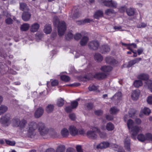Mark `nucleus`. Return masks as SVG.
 Segmentation results:
<instances>
[{"instance_id": "obj_54", "label": "nucleus", "mask_w": 152, "mask_h": 152, "mask_svg": "<svg viewBox=\"0 0 152 152\" xmlns=\"http://www.w3.org/2000/svg\"><path fill=\"white\" fill-rule=\"evenodd\" d=\"M127 8L126 6H123L120 7L119 8V11L121 12H124L125 11L126 12Z\"/></svg>"}, {"instance_id": "obj_3", "label": "nucleus", "mask_w": 152, "mask_h": 152, "mask_svg": "<svg viewBox=\"0 0 152 152\" xmlns=\"http://www.w3.org/2000/svg\"><path fill=\"white\" fill-rule=\"evenodd\" d=\"M37 125L38 130L41 135L44 136L48 134V129L45 126L44 123L39 122Z\"/></svg>"}, {"instance_id": "obj_4", "label": "nucleus", "mask_w": 152, "mask_h": 152, "mask_svg": "<svg viewBox=\"0 0 152 152\" xmlns=\"http://www.w3.org/2000/svg\"><path fill=\"white\" fill-rule=\"evenodd\" d=\"M9 115L6 114L2 115L0 118V123L4 126H7L9 124L10 121Z\"/></svg>"}, {"instance_id": "obj_24", "label": "nucleus", "mask_w": 152, "mask_h": 152, "mask_svg": "<svg viewBox=\"0 0 152 152\" xmlns=\"http://www.w3.org/2000/svg\"><path fill=\"white\" fill-rule=\"evenodd\" d=\"M61 134L63 137H66L69 135V132L67 129L64 128L61 131Z\"/></svg>"}, {"instance_id": "obj_38", "label": "nucleus", "mask_w": 152, "mask_h": 152, "mask_svg": "<svg viewBox=\"0 0 152 152\" xmlns=\"http://www.w3.org/2000/svg\"><path fill=\"white\" fill-rule=\"evenodd\" d=\"M119 110L115 107H112L110 109V112L112 115H115L117 113L119 112Z\"/></svg>"}, {"instance_id": "obj_17", "label": "nucleus", "mask_w": 152, "mask_h": 152, "mask_svg": "<svg viewBox=\"0 0 152 152\" xmlns=\"http://www.w3.org/2000/svg\"><path fill=\"white\" fill-rule=\"evenodd\" d=\"M110 143L107 142H102L97 145L96 148L100 149L106 148L108 147Z\"/></svg>"}, {"instance_id": "obj_53", "label": "nucleus", "mask_w": 152, "mask_h": 152, "mask_svg": "<svg viewBox=\"0 0 152 152\" xmlns=\"http://www.w3.org/2000/svg\"><path fill=\"white\" fill-rule=\"evenodd\" d=\"M82 38H88L90 37V34L88 33L83 32L82 33Z\"/></svg>"}, {"instance_id": "obj_18", "label": "nucleus", "mask_w": 152, "mask_h": 152, "mask_svg": "<svg viewBox=\"0 0 152 152\" xmlns=\"http://www.w3.org/2000/svg\"><path fill=\"white\" fill-rule=\"evenodd\" d=\"M107 76L103 72L96 73L94 77L95 78L99 80L103 79Z\"/></svg>"}, {"instance_id": "obj_50", "label": "nucleus", "mask_w": 152, "mask_h": 152, "mask_svg": "<svg viewBox=\"0 0 152 152\" xmlns=\"http://www.w3.org/2000/svg\"><path fill=\"white\" fill-rule=\"evenodd\" d=\"M51 136L53 138L56 137L58 136L59 134L57 133L55 131H52L50 133Z\"/></svg>"}, {"instance_id": "obj_37", "label": "nucleus", "mask_w": 152, "mask_h": 152, "mask_svg": "<svg viewBox=\"0 0 152 152\" xmlns=\"http://www.w3.org/2000/svg\"><path fill=\"white\" fill-rule=\"evenodd\" d=\"M54 108L53 105L50 104L47 106L46 110L48 113H50L53 111Z\"/></svg>"}, {"instance_id": "obj_63", "label": "nucleus", "mask_w": 152, "mask_h": 152, "mask_svg": "<svg viewBox=\"0 0 152 152\" xmlns=\"http://www.w3.org/2000/svg\"><path fill=\"white\" fill-rule=\"evenodd\" d=\"M147 102L149 104H152V96H150L148 98Z\"/></svg>"}, {"instance_id": "obj_8", "label": "nucleus", "mask_w": 152, "mask_h": 152, "mask_svg": "<svg viewBox=\"0 0 152 152\" xmlns=\"http://www.w3.org/2000/svg\"><path fill=\"white\" fill-rule=\"evenodd\" d=\"M44 112L43 109L42 107H39L35 111L34 116L36 118H39L43 115Z\"/></svg>"}, {"instance_id": "obj_45", "label": "nucleus", "mask_w": 152, "mask_h": 152, "mask_svg": "<svg viewBox=\"0 0 152 152\" xmlns=\"http://www.w3.org/2000/svg\"><path fill=\"white\" fill-rule=\"evenodd\" d=\"M80 16V14L78 10L74 11L72 16L73 19H75L78 18Z\"/></svg>"}, {"instance_id": "obj_5", "label": "nucleus", "mask_w": 152, "mask_h": 152, "mask_svg": "<svg viewBox=\"0 0 152 152\" xmlns=\"http://www.w3.org/2000/svg\"><path fill=\"white\" fill-rule=\"evenodd\" d=\"M104 4V5L108 7H112L116 8L117 7V3L112 0H100Z\"/></svg>"}, {"instance_id": "obj_28", "label": "nucleus", "mask_w": 152, "mask_h": 152, "mask_svg": "<svg viewBox=\"0 0 152 152\" xmlns=\"http://www.w3.org/2000/svg\"><path fill=\"white\" fill-rule=\"evenodd\" d=\"M30 28V25L28 23H24L20 26V29L23 31H27Z\"/></svg>"}, {"instance_id": "obj_21", "label": "nucleus", "mask_w": 152, "mask_h": 152, "mask_svg": "<svg viewBox=\"0 0 152 152\" xmlns=\"http://www.w3.org/2000/svg\"><path fill=\"white\" fill-rule=\"evenodd\" d=\"M52 30L51 26L50 24H47L45 26L44 31L46 34H50Z\"/></svg>"}, {"instance_id": "obj_51", "label": "nucleus", "mask_w": 152, "mask_h": 152, "mask_svg": "<svg viewBox=\"0 0 152 152\" xmlns=\"http://www.w3.org/2000/svg\"><path fill=\"white\" fill-rule=\"evenodd\" d=\"M35 37L37 38H42L43 37V33L41 32H38L35 34Z\"/></svg>"}, {"instance_id": "obj_6", "label": "nucleus", "mask_w": 152, "mask_h": 152, "mask_svg": "<svg viewBox=\"0 0 152 152\" xmlns=\"http://www.w3.org/2000/svg\"><path fill=\"white\" fill-rule=\"evenodd\" d=\"M96 128L95 127L93 129V130H89L87 132L86 135L89 138L94 140L97 138V135L96 134L97 131H96Z\"/></svg>"}, {"instance_id": "obj_40", "label": "nucleus", "mask_w": 152, "mask_h": 152, "mask_svg": "<svg viewBox=\"0 0 152 152\" xmlns=\"http://www.w3.org/2000/svg\"><path fill=\"white\" fill-rule=\"evenodd\" d=\"M116 12L113 9H109L106 10L105 12L106 15L110 16L113 14H115Z\"/></svg>"}, {"instance_id": "obj_27", "label": "nucleus", "mask_w": 152, "mask_h": 152, "mask_svg": "<svg viewBox=\"0 0 152 152\" xmlns=\"http://www.w3.org/2000/svg\"><path fill=\"white\" fill-rule=\"evenodd\" d=\"M27 121L25 119H22L20 121L18 127L21 129L24 128L27 124Z\"/></svg>"}, {"instance_id": "obj_33", "label": "nucleus", "mask_w": 152, "mask_h": 152, "mask_svg": "<svg viewBox=\"0 0 152 152\" xmlns=\"http://www.w3.org/2000/svg\"><path fill=\"white\" fill-rule=\"evenodd\" d=\"M95 129H96V131H97V133L99 134L100 138H104L106 137L107 134L105 133L101 132L100 129L98 128H96Z\"/></svg>"}, {"instance_id": "obj_12", "label": "nucleus", "mask_w": 152, "mask_h": 152, "mask_svg": "<svg viewBox=\"0 0 152 152\" xmlns=\"http://www.w3.org/2000/svg\"><path fill=\"white\" fill-rule=\"evenodd\" d=\"M106 62L111 65H114L117 63V61L113 57H107L105 58Z\"/></svg>"}, {"instance_id": "obj_64", "label": "nucleus", "mask_w": 152, "mask_h": 152, "mask_svg": "<svg viewBox=\"0 0 152 152\" xmlns=\"http://www.w3.org/2000/svg\"><path fill=\"white\" fill-rule=\"evenodd\" d=\"M147 136L148 140L152 142V134L149 133V134L147 135Z\"/></svg>"}, {"instance_id": "obj_16", "label": "nucleus", "mask_w": 152, "mask_h": 152, "mask_svg": "<svg viewBox=\"0 0 152 152\" xmlns=\"http://www.w3.org/2000/svg\"><path fill=\"white\" fill-rule=\"evenodd\" d=\"M122 96L121 93L120 92H118L116 93L113 96L111 99L113 101H115L117 102H118L121 99Z\"/></svg>"}, {"instance_id": "obj_43", "label": "nucleus", "mask_w": 152, "mask_h": 152, "mask_svg": "<svg viewBox=\"0 0 152 152\" xmlns=\"http://www.w3.org/2000/svg\"><path fill=\"white\" fill-rule=\"evenodd\" d=\"M134 124V122L131 119H129L127 122V126L129 129L131 128H132Z\"/></svg>"}, {"instance_id": "obj_13", "label": "nucleus", "mask_w": 152, "mask_h": 152, "mask_svg": "<svg viewBox=\"0 0 152 152\" xmlns=\"http://www.w3.org/2000/svg\"><path fill=\"white\" fill-rule=\"evenodd\" d=\"M141 128L140 127H139L137 126H135L133 127L132 128V138L135 136L137 134L141 131Z\"/></svg>"}, {"instance_id": "obj_25", "label": "nucleus", "mask_w": 152, "mask_h": 152, "mask_svg": "<svg viewBox=\"0 0 152 152\" xmlns=\"http://www.w3.org/2000/svg\"><path fill=\"white\" fill-rule=\"evenodd\" d=\"M94 58L95 60L98 62L101 61L103 59L102 56L98 53H96L95 54Z\"/></svg>"}, {"instance_id": "obj_61", "label": "nucleus", "mask_w": 152, "mask_h": 152, "mask_svg": "<svg viewBox=\"0 0 152 152\" xmlns=\"http://www.w3.org/2000/svg\"><path fill=\"white\" fill-rule=\"evenodd\" d=\"M122 27L121 26H115L113 27V29L116 31H121Z\"/></svg>"}, {"instance_id": "obj_22", "label": "nucleus", "mask_w": 152, "mask_h": 152, "mask_svg": "<svg viewBox=\"0 0 152 152\" xmlns=\"http://www.w3.org/2000/svg\"><path fill=\"white\" fill-rule=\"evenodd\" d=\"M103 15V12L101 10H98L95 13L94 17L95 18L98 19L100 17H102Z\"/></svg>"}, {"instance_id": "obj_19", "label": "nucleus", "mask_w": 152, "mask_h": 152, "mask_svg": "<svg viewBox=\"0 0 152 152\" xmlns=\"http://www.w3.org/2000/svg\"><path fill=\"white\" fill-rule=\"evenodd\" d=\"M101 50L102 53H105L110 51V48L107 45H103L101 47Z\"/></svg>"}, {"instance_id": "obj_57", "label": "nucleus", "mask_w": 152, "mask_h": 152, "mask_svg": "<svg viewBox=\"0 0 152 152\" xmlns=\"http://www.w3.org/2000/svg\"><path fill=\"white\" fill-rule=\"evenodd\" d=\"M147 26L146 23H142L140 24H138L137 25V27L139 28H143Z\"/></svg>"}, {"instance_id": "obj_10", "label": "nucleus", "mask_w": 152, "mask_h": 152, "mask_svg": "<svg viewBox=\"0 0 152 152\" xmlns=\"http://www.w3.org/2000/svg\"><path fill=\"white\" fill-rule=\"evenodd\" d=\"M40 27L39 24L37 23H35L30 26V31L31 32L35 33L37 32Z\"/></svg>"}, {"instance_id": "obj_59", "label": "nucleus", "mask_w": 152, "mask_h": 152, "mask_svg": "<svg viewBox=\"0 0 152 152\" xmlns=\"http://www.w3.org/2000/svg\"><path fill=\"white\" fill-rule=\"evenodd\" d=\"M95 114L97 115H101L103 113V112L102 110H96L94 112Z\"/></svg>"}, {"instance_id": "obj_49", "label": "nucleus", "mask_w": 152, "mask_h": 152, "mask_svg": "<svg viewBox=\"0 0 152 152\" xmlns=\"http://www.w3.org/2000/svg\"><path fill=\"white\" fill-rule=\"evenodd\" d=\"M143 113L145 115H149L151 113L150 110L147 107H145L142 110Z\"/></svg>"}, {"instance_id": "obj_11", "label": "nucleus", "mask_w": 152, "mask_h": 152, "mask_svg": "<svg viewBox=\"0 0 152 152\" xmlns=\"http://www.w3.org/2000/svg\"><path fill=\"white\" fill-rule=\"evenodd\" d=\"M31 16V13L28 12H24L22 15V20L25 22L29 21Z\"/></svg>"}, {"instance_id": "obj_9", "label": "nucleus", "mask_w": 152, "mask_h": 152, "mask_svg": "<svg viewBox=\"0 0 152 152\" xmlns=\"http://www.w3.org/2000/svg\"><path fill=\"white\" fill-rule=\"evenodd\" d=\"M69 130L70 134L72 136H75L78 134V130L76 127L72 125L69 126Z\"/></svg>"}, {"instance_id": "obj_58", "label": "nucleus", "mask_w": 152, "mask_h": 152, "mask_svg": "<svg viewBox=\"0 0 152 152\" xmlns=\"http://www.w3.org/2000/svg\"><path fill=\"white\" fill-rule=\"evenodd\" d=\"M130 43L126 44L125 43L122 42L121 44L122 45L124 46L127 48L129 50H132V49L131 48V47L129 45Z\"/></svg>"}, {"instance_id": "obj_14", "label": "nucleus", "mask_w": 152, "mask_h": 152, "mask_svg": "<svg viewBox=\"0 0 152 152\" xmlns=\"http://www.w3.org/2000/svg\"><path fill=\"white\" fill-rule=\"evenodd\" d=\"M140 91L139 90H137L133 91L131 95V97L133 100H137L140 94Z\"/></svg>"}, {"instance_id": "obj_41", "label": "nucleus", "mask_w": 152, "mask_h": 152, "mask_svg": "<svg viewBox=\"0 0 152 152\" xmlns=\"http://www.w3.org/2000/svg\"><path fill=\"white\" fill-rule=\"evenodd\" d=\"M134 85L135 87L138 88L142 86V81L140 80H136L134 82Z\"/></svg>"}, {"instance_id": "obj_34", "label": "nucleus", "mask_w": 152, "mask_h": 152, "mask_svg": "<svg viewBox=\"0 0 152 152\" xmlns=\"http://www.w3.org/2000/svg\"><path fill=\"white\" fill-rule=\"evenodd\" d=\"M114 125L111 122H109L107 124L106 129L108 131H111L114 129Z\"/></svg>"}, {"instance_id": "obj_55", "label": "nucleus", "mask_w": 152, "mask_h": 152, "mask_svg": "<svg viewBox=\"0 0 152 152\" xmlns=\"http://www.w3.org/2000/svg\"><path fill=\"white\" fill-rule=\"evenodd\" d=\"M6 143L9 145L11 146H14L15 144V141H11L8 140H6Z\"/></svg>"}, {"instance_id": "obj_52", "label": "nucleus", "mask_w": 152, "mask_h": 152, "mask_svg": "<svg viewBox=\"0 0 152 152\" xmlns=\"http://www.w3.org/2000/svg\"><path fill=\"white\" fill-rule=\"evenodd\" d=\"M78 105V103L77 101H74L71 103V106L72 108H75Z\"/></svg>"}, {"instance_id": "obj_15", "label": "nucleus", "mask_w": 152, "mask_h": 152, "mask_svg": "<svg viewBox=\"0 0 152 152\" xmlns=\"http://www.w3.org/2000/svg\"><path fill=\"white\" fill-rule=\"evenodd\" d=\"M149 134V133H146L145 135L142 134H140L137 137V139L139 141L142 142L145 140H148V138L147 136H148L147 135Z\"/></svg>"}, {"instance_id": "obj_42", "label": "nucleus", "mask_w": 152, "mask_h": 152, "mask_svg": "<svg viewBox=\"0 0 152 152\" xmlns=\"http://www.w3.org/2000/svg\"><path fill=\"white\" fill-rule=\"evenodd\" d=\"M94 104L92 103H87L85 104V107L87 110H90L93 107Z\"/></svg>"}, {"instance_id": "obj_7", "label": "nucleus", "mask_w": 152, "mask_h": 152, "mask_svg": "<svg viewBox=\"0 0 152 152\" xmlns=\"http://www.w3.org/2000/svg\"><path fill=\"white\" fill-rule=\"evenodd\" d=\"M88 45L90 49L96 50L98 48L99 46V44L97 41H92L89 42Z\"/></svg>"}, {"instance_id": "obj_48", "label": "nucleus", "mask_w": 152, "mask_h": 152, "mask_svg": "<svg viewBox=\"0 0 152 152\" xmlns=\"http://www.w3.org/2000/svg\"><path fill=\"white\" fill-rule=\"evenodd\" d=\"M61 80L65 82H68L70 80V77L68 76L63 75L61 77Z\"/></svg>"}, {"instance_id": "obj_36", "label": "nucleus", "mask_w": 152, "mask_h": 152, "mask_svg": "<svg viewBox=\"0 0 152 152\" xmlns=\"http://www.w3.org/2000/svg\"><path fill=\"white\" fill-rule=\"evenodd\" d=\"M8 110V107L5 105H1L0 106V115L6 112Z\"/></svg>"}, {"instance_id": "obj_39", "label": "nucleus", "mask_w": 152, "mask_h": 152, "mask_svg": "<svg viewBox=\"0 0 152 152\" xmlns=\"http://www.w3.org/2000/svg\"><path fill=\"white\" fill-rule=\"evenodd\" d=\"M65 150V147L63 145H61L57 147L56 152H64Z\"/></svg>"}, {"instance_id": "obj_20", "label": "nucleus", "mask_w": 152, "mask_h": 152, "mask_svg": "<svg viewBox=\"0 0 152 152\" xmlns=\"http://www.w3.org/2000/svg\"><path fill=\"white\" fill-rule=\"evenodd\" d=\"M136 12V10L133 8H127L126 10V13L127 15L129 16H133Z\"/></svg>"}, {"instance_id": "obj_32", "label": "nucleus", "mask_w": 152, "mask_h": 152, "mask_svg": "<svg viewBox=\"0 0 152 152\" xmlns=\"http://www.w3.org/2000/svg\"><path fill=\"white\" fill-rule=\"evenodd\" d=\"M145 86L148 87V89L152 92V80H150L145 81Z\"/></svg>"}, {"instance_id": "obj_56", "label": "nucleus", "mask_w": 152, "mask_h": 152, "mask_svg": "<svg viewBox=\"0 0 152 152\" xmlns=\"http://www.w3.org/2000/svg\"><path fill=\"white\" fill-rule=\"evenodd\" d=\"M89 90L90 91H95L97 89V87L94 85H90L88 87Z\"/></svg>"}, {"instance_id": "obj_23", "label": "nucleus", "mask_w": 152, "mask_h": 152, "mask_svg": "<svg viewBox=\"0 0 152 152\" xmlns=\"http://www.w3.org/2000/svg\"><path fill=\"white\" fill-rule=\"evenodd\" d=\"M112 69V67L109 66H104L101 68V70L105 72H109Z\"/></svg>"}, {"instance_id": "obj_35", "label": "nucleus", "mask_w": 152, "mask_h": 152, "mask_svg": "<svg viewBox=\"0 0 152 152\" xmlns=\"http://www.w3.org/2000/svg\"><path fill=\"white\" fill-rule=\"evenodd\" d=\"M20 120L18 118H14L12 120V124L13 126L18 127L19 124Z\"/></svg>"}, {"instance_id": "obj_62", "label": "nucleus", "mask_w": 152, "mask_h": 152, "mask_svg": "<svg viewBox=\"0 0 152 152\" xmlns=\"http://www.w3.org/2000/svg\"><path fill=\"white\" fill-rule=\"evenodd\" d=\"M76 149L78 152H83V151L80 145H77L76 147Z\"/></svg>"}, {"instance_id": "obj_60", "label": "nucleus", "mask_w": 152, "mask_h": 152, "mask_svg": "<svg viewBox=\"0 0 152 152\" xmlns=\"http://www.w3.org/2000/svg\"><path fill=\"white\" fill-rule=\"evenodd\" d=\"M58 83V81L57 80H54L51 82V85L52 86H55L57 85Z\"/></svg>"}, {"instance_id": "obj_26", "label": "nucleus", "mask_w": 152, "mask_h": 152, "mask_svg": "<svg viewBox=\"0 0 152 152\" xmlns=\"http://www.w3.org/2000/svg\"><path fill=\"white\" fill-rule=\"evenodd\" d=\"M124 147L127 151H130V142L129 140H126L124 142Z\"/></svg>"}, {"instance_id": "obj_47", "label": "nucleus", "mask_w": 152, "mask_h": 152, "mask_svg": "<svg viewBox=\"0 0 152 152\" xmlns=\"http://www.w3.org/2000/svg\"><path fill=\"white\" fill-rule=\"evenodd\" d=\"M5 22L8 25H11L13 23V20L10 17L7 18L5 19Z\"/></svg>"}, {"instance_id": "obj_44", "label": "nucleus", "mask_w": 152, "mask_h": 152, "mask_svg": "<svg viewBox=\"0 0 152 152\" xmlns=\"http://www.w3.org/2000/svg\"><path fill=\"white\" fill-rule=\"evenodd\" d=\"M88 41V39H81L80 41V44L81 46L85 45Z\"/></svg>"}, {"instance_id": "obj_31", "label": "nucleus", "mask_w": 152, "mask_h": 152, "mask_svg": "<svg viewBox=\"0 0 152 152\" xmlns=\"http://www.w3.org/2000/svg\"><path fill=\"white\" fill-rule=\"evenodd\" d=\"M137 77L139 79L146 80L148 79L149 76L148 74L143 73L138 75Z\"/></svg>"}, {"instance_id": "obj_29", "label": "nucleus", "mask_w": 152, "mask_h": 152, "mask_svg": "<svg viewBox=\"0 0 152 152\" xmlns=\"http://www.w3.org/2000/svg\"><path fill=\"white\" fill-rule=\"evenodd\" d=\"M20 10L22 11H28L29 10V9L27 5L24 3H20Z\"/></svg>"}, {"instance_id": "obj_46", "label": "nucleus", "mask_w": 152, "mask_h": 152, "mask_svg": "<svg viewBox=\"0 0 152 152\" xmlns=\"http://www.w3.org/2000/svg\"><path fill=\"white\" fill-rule=\"evenodd\" d=\"M64 104V100L61 98L58 100L57 105L59 107H61Z\"/></svg>"}, {"instance_id": "obj_1", "label": "nucleus", "mask_w": 152, "mask_h": 152, "mask_svg": "<svg viewBox=\"0 0 152 152\" xmlns=\"http://www.w3.org/2000/svg\"><path fill=\"white\" fill-rule=\"evenodd\" d=\"M53 24L54 26H57L58 34L59 36L63 35L66 30V26L65 22L60 21L58 18L54 17L53 19Z\"/></svg>"}, {"instance_id": "obj_2", "label": "nucleus", "mask_w": 152, "mask_h": 152, "mask_svg": "<svg viewBox=\"0 0 152 152\" xmlns=\"http://www.w3.org/2000/svg\"><path fill=\"white\" fill-rule=\"evenodd\" d=\"M37 124L34 121L28 123V134L30 137H32L35 135V131L37 128Z\"/></svg>"}, {"instance_id": "obj_30", "label": "nucleus", "mask_w": 152, "mask_h": 152, "mask_svg": "<svg viewBox=\"0 0 152 152\" xmlns=\"http://www.w3.org/2000/svg\"><path fill=\"white\" fill-rule=\"evenodd\" d=\"M91 20L89 19H85L83 20H81L77 21L76 23L78 25L84 24L86 23H90Z\"/></svg>"}]
</instances>
